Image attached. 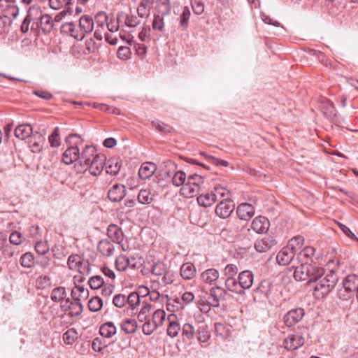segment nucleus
<instances>
[{
  "label": "nucleus",
  "mask_w": 358,
  "mask_h": 358,
  "mask_svg": "<svg viewBox=\"0 0 358 358\" xmlns=\"http://www.w3.org/2000/svg\"><path fill=\"white\" fill-rule=\"evenodd\" d=\"M324 275V269L316 264L306 262L295 268L294 278L298 281H306L308 283L313 282Z\"/></svg>",
  "instance_id": "1"
},
{
  "label": "nucleus",
  "mask_w": 358,
  "mask_h": 358,
  "mask_svg": "<svg viewBox=\"0 0 358 358\" xmlns=\"http://www.w3.org/2000/svg\"><path fill=\"white\" fill-rule=\"evenodd\" d=\"M338 280V275L331 271L325 276L320 277L315 282L313 294L317 299H322L326 296L335 287Z\"/></svg>",
  "instance_id": "2"
},
{
  "label": "nucleus",
  "mask_w": 358,
  "mask_h": 358,
  "mask_svg": "<svg viewBox=\"0 0 358 358\" xmlns=\"http://www.w3.org/2000/svg\"><path fill=\"white\" fill-rule=\"evenodd\" d=\"M80 136L78 134H69L66 139V143L70 145L62 155V161L66 164H71L74 162L79 160L80 150L78 145L80 143Z\"/></svg>",
  "instance_id": "3"
},
{
  "label": "nucleus",
  "mask_w": 358,
  "mask_h": 358,
  "mask_svg": "<svg viewBox=\"0 0 358 358\" xmlns=\"http://www.w3.org/2000/svg\"><path fill=\"white\" fill-rule=\"evenodd\" d=\"M343 289H340L339 295L341 298L347 299L350 297L352 293L358 291V275H349L343 280Z\"/></svg>",
  "instance_id": "4"
},
{
  "label": "nucleus",
  "mask_w": 358,
  "mask_h": 358,
  "mask_svg": "<svg viewBox=\"0 0 358 358\" xmlns=\"http://www.w3.org/2000/svg\"><path fill=\"white\" fill-rule=\"evenodd\" d=\"M105 161L106 157L104 155H96V156L93 157L92 161H90V163L83 168V170H89L91 175L97 176L102 172Z\"/></svg>",
  "instance_id": "5"
},
{
  "label": "nucleus",
  "mask_w": 358,
  "mask_h": 358,
  "mask_svg": "<svg viewBox=\"0 0 358 358\" xmlns=\"http://www.w3.org/2000/svg\"><path fill=\"white\" fill-rule=\"evenodd\" d=\"M235 207L234 201L230 199L221 201L216 206L215 214L221 218L229 217Z\"/></svg>",
  "instance_id": "6"
},
{
  "label": "nucleus",
  "mask_w": 358,
  "mask_h": 358,
  "mask_svg": "<svg viewBox=\"0 0 358 358\" xmlns=\"http://www.w3.org/2000/svg\"><path fill=\"white\" fill-rule=\"evenodd\" d=\"M304 314V310L301 308L292 309L285 315L284 322L286 326L291 327L301 321Z\"/></svg>",
  "instance_id": "7"
},
{
  "label": "nucleus",
  "mask_w": 358,
  "mask_h": 358,
  "mask_svg": "<svg viewBox=\"0 0 358 358\" xmlns=\"http://www.w3.org/2000/svg\"><path fill=\"white\" fill-rule=\"evenodd\" d=\"M277 244V241L271 236H267L255 243V248L258 252H266L273 248Z\"/></svg>",
  "instance_id": "8"
},
{
  "label": "nucleus",
  "mask_w": 358,
  "mask_h": 358,
  "mask_svg": "<svg viewBox=\"0 0 358 358\" xmlns=\"http://www.w3.org/2000/svg\"><path fill=\"white\" fill-rule=\"evenodd\" d=\"M226 294L227 291L219 286L212 287L210 289L209 303L213 307H218L220 306V301H224L225 299Z\"/></svg>",
  "instance_id": "9"
},
{
  "label": "nucleus",
  "mask_w": 358,
  "mask_h": 358,
  "mask_svg": "<svg viewBox=\"0 0 358 358\" xmlns=\"http://www.w3.org/2000/svg\"><path fill=\"white\" fill-rule=\"evenodd\" d=\"M126 195V187L122 184H115L108 192V197L112 202H119Z\"/></svg>",
  "instance_id": "10"
},
{
  "label": "nucleus",
  "mask_w": 358,
  "mask_h": 358,
  "mask_svg": "<svg viewBox=\"0 0 358 358\" xmlns=\"http://www.w3.org/2000/svg\"><path fill=\"white\" fill-rule=\"evenodd\" d=\"M268 220L264 216L255 217L251 223V229L257 234L266 233L269 229Z\"/></svg>",
  "instance_id": "11"
},
{
  "label": "nucleus",
  "mask_w": 358,
  "mask_h": 358,
  "mask_svg": "<svg viewBox=\"0 0 358 358\" xmlns=\"http://www.w3.org/2000/svg\"><path fill=\"white\" fill-rule=\"evenodd\" d=\"M304 343V338L299 334L289 336L284 341V347L287 350H294L302 346Z\"/></svg>",
  "instance_id": "12"
},
{
  "label": "nucleus",
  "mask_w": 358,
  "mask_h": 358,
  "mask_svg": "<svg viewBox=\"0 0 358 358\" xmlns=\"http://www.w3.org/2000/svg\"><path fill=\"white\" fill-rule=\"evenodd\" d=\"M236 213L240 220L248 221L254 215L255 208L250 203H243L238 206Z\"/></svg>",
  "instance_id": "13"
},
{
  "label": "nucleus",
  "mask_w": 358,
  "mask_h": 358,
  "mask_svg": "<svg viewBox=\"0 0 358 358\" xmlns=\"http://www.w3.org/2000/svg\"><path fill=\"white\" fill-rule=\"evenodd\" d=\"M294 251L291 250L287 245L284 247L277 255V262L282 266L289 264L295 255Z\"/></svg>",
  "instance_id": "14"
},
{
  "label": "nucleus",
  "mask_w": 358,
  "mask_h": 358,
  "mask_svg": "<svg viewBox=\"0 0 358 358\" xmlns=\"http://www.w3.org/2000/svg\"><path fill=\"white\" fill-rule=\"evenodd\" d=\"M97 154H96V149L93 146H86L83 150L82 153H80L79 163L80 166L84 168L86 165H87L90 161L95 157Z\"/></svg>",
  "instance_id": "15"
},
{
  "label": "nucleus",
  "mask_w": 358,
  "mask_h": 358,
  "mask_svg": "<svg viewBox=\"0 0 358 358\" xmlns=\"http://www.w3.org/2000/svg\"><path fill=\"white\" fill-rule=\"evenodd\" d=\"M253 279V274L249 270L243 271L239 273L238 280L241 288L243 289V292L251 287Z\"/></svg>",
  "instance_id": "16"
},
{
  "label": "nucleus",
  "mask_w": 358,
  "mask_h": 358,
  "mask_svg": "<svg viewBox=\"0 0 358 358\" xmlns=\"http://www.w3.org/2000/svg\"><path fill=\"white\" fill-rule=\"evenodd\" d=\"M167 320L169 322L167 334L170 337L174 338L178 336L180 330V326L177 322V316L175 314H170L167 317Z\"/></svg>",
  "instance_id": "17"
},
{
  "label": "nucleus",
  "mask_w": 358,
  "mask_h": 358,
  "mask_svg": "<svg viewBox=\"0 0 358 358\" xmlns=\"http://www.w3.org/2000/svg\"><path fill=\"white\" fill-rule=\"evenodd\" d=\"M46 132L45 129H42L41 133L36 132L33 138L36 139L34 142L31 141L29 147L31 148V152H39L43 147V144L45 142L44 136Z\"/></svg>",
  "instance_id": "18"
},
{
  "label": "nucleus",
  "mask_w": 358,
  "mask_h": 358,
  "mask_svg": "<svg viewBox=\"0 0 358 358\" xmlns=\"http://www.w3.org/2000/svg\"><path fill=\"white\" fill-rule=\"evenodd\" d=\"M200 187H197V185H195V182L194 183L193 182L189 181L188 178H187L185 184H184L181 189L182 194L187 198L194 196L200 192Z\"/></svg>",
  "instance_id": "19"
},
{
  "label": "nucleus",
  "mask_w": 358,
  "mask_h": 358,
  "mask_svg": "<svg viewBox=\"0 0 358 358\" xmlns=\"http://www.w3.org/2000/svg\"><path fill=\"white\" fill-rule=\"evenodd\" d=\"M62 31L71 35L77 40L81 41L84 38V34H80L76 28V25L73 22H66L62 26Z\"/></svg>",
  "instance_id": "20"
},
{
  "label": "nucleus",
  "mask_w": 358,
  "mask_h": 358,
  "mask_svg": "<svg viewBox=\"0 0 358 358\" xmlns=\"http://www.w3.org/2000/svg\"><path fill=\"white\" fill-rule=\"evenodd\" d=\"M157 170V166L152 162L143 163L139 171L138 176L142 179H148L150 178L155 171Z\"/></svg>",
  "instance_id": "21"
},
{
  "label": "nucleus",
  "mask_w": 358,
  "mask_h": 358,
  "mask_svg": "<svg viewBox=\"0 0 358 358\" xmlns=\"http://www.w3.org/2000/svg\"><path fill=\"white\" fill-rule=\"evenodd\" d=\"M107 234L113 242L119 243L123 240L122 230L116 224H111L108 226Z\"/></svg>",
  "instance_id": "22"
},
{
  "label": "nucleus",
  "mask_w": 358,
  "mask_h": 358,
  "mask_svg": "<svg viewBox=\"0 0 358 358\" xmlns=\"http://www.w3.org/2000/svg\"><path fill=\"white\" fill-rule=\"evenodd\" d=\"M98 250L104 256L110 257L113 255L114 245L108 239H103L98 244Z\"/></svg>",
  "instance_id": "23"
},
{
  "label": "nucleus",
  "mask_w": 358,
  "mask_h": 358,
  "mask_svg": "<svg viewBox=\"0 0 358 358\" xmlns=\"http://www.w3.org/2000/svg\"><path fill=\"white\" fill-rule=\"evenodd\" d=\"M32 133V127L29 124H20L15 129V136L21 140H24L29 137Z\"/></svg>",
  "instance_id": "24"
},
{
  "label": "nucleus",
  "mask_w": 358,
  "mask_h": 358,
  "mask_svg": "<svg viewBox=\"0 0 358 358\" xmlns=\"http://www.w3.org/2000/svg\"><path fill=\"white\" fill-rule=\"evenodd\" d=\"M225 287L229 291L231 292H234L240 295H243L245 294V292H243V289L241 288L238 282V280H236L234 278H226Z\"/></svg>",
  "instance_id": "25"
},
{
  "label": "nucleus",
  "mask_w": 358,
  "mask_h": 358,
  "mask_svg": "<svg viewBox=\"0 0 358 358\" xmlns=\"http://www.w3.org/2000/svg\"><path fill=\"white\" fill-rule=\"evenodd\" d=\"M215 201H217V194L212 192L201 194L197 197L198 203L203 207L211 206Z\"/></svg>",
  "instance_id": "26"
},
{
  "label": "nucleus",
  "mask_w": 358,
  "mask_h": 358,
  "mask_svg": "<svg viewBox=\"0 0 358 358\" xmlns=\"http://www.w3.org/2000/svg\"><path fill=\"white\" fill-rule=\"evenodd\" d=\"M79 27L83 34L90 33L94 29V21L89 16H82L79 20Z\"/></svg>",
  "instance_id": "27"
},
{
  "label": "nucleus",
  "mask_w": 358,
  "mask_h": 358,
  "mask_svg": "<svg viewBox=\"0 0 358 358\" xmlns=\"http://www.w3.org/2000/svg\"><path fill=\"white\" fill-rule=\"evenodd\" d=\"M196 273V268L193 264L187 262L180 267V275L186 280L192 279Z\"/></svg>",
  "instance_id": "28"
},
{
  "label": "nucleus",
  "mask_w": 358,
  "mask_h": 358,
  "mask_svg": "<svg viewBox=\"0 0 358 358\" xmlns=\"http://www.w3.org/2000/svg\"><path fill=\"white\" fill-rule=\"evenodd\" d=\"M116 327L112 322L103 324L99 329L100 334L106 338H111L116 334Z\"/></svg>",
  "instance_id": "29"
},
{
  "label": "nucleus",
  "mask_w": 358,
  "mask_h": 358,
  "mask_svg": "<svg viewBox=\"0 0 358 358\" xmlns=\"http://www.w3.org/2000/svg\"><path fill=\"white\" fill-rule=\"evenodd\" d=\"M201 277L203 282L212 284L218 279L219 273L215 268H209L203 271Z\"/></svg>",
  "instance_id": "30"
},
{
  "label": "nucleus",
  "mask_w": 358,
  "mask_h": 358,
  "mask_svg": "<svg viewBox=\"0 0 358 358\" xmlns=\"http://www.w3.org/2000/svg\"><path fill=\"white\" fill-rule=\"evenodd\" d=\"M137 329V322L134 319H127L121 324V329L127 334H134Z\"/></svg>",
  "instance_id": "31"
},
{
  "label": "nucleus",
  "mask_w": 358,
  "mask_h": 358,
  "mask_svg": "<svg viewBox=\"0 0 358 358\" xmlns=\"http://www.w3.org/2000/svg\"><path fill=\"white\" fill-rule=\"evenodd\" d=\"M121 168V162L117 159H109L108 165L106 166V171L107 173L115 176L117 175Z\"/></svg>",
  "instance_id": "32"
},
{
  "label": "nucleus",
  "mask_w": 358,
  "mask_h": 358,
  "mask_svg": "<svg viewBox=\"0 0 358 358\" xmlns=\"http://www.w3.org/2000/svg\"><path fill=\"white\" fill-rule=\"evenodd\" d=\"M53 25V21L49 15H44L40 17V26L44 33L50 32Z\"/></svg>",
  "instance_id": "33"
},
{
  "label": "nucleus",
  "mask_w": 358,
  "mask_h": 358,
  "mask_svg": "<svg viewBox=\"0 0 358 358\" xmlns=\"http://www.w3.org/2000/svg\"><path fill=\"white\" fill-rule=\"evenodd\" d=\"M157 6L159 13L162 15H168L171 13L170 0H157Z\"/></svg>",
  "instance_id": "34"
},
{
  "label": "nucleus",
  "mask_w": 358,
  "mask_h": 358,
  "mask_svg": "<svg viewBox=\"0 0 358 358\" xmlns=\"http://www.w3.org/2000/svg\"><path fill=\"white\" fill-rule=\"evenodd\" d=\"M152 199L153 196L149 189H141L138 194V201L142 204H149Z\"/></svg>",
  "instance_id": "35"
},
{
  "label": "nucleus",
  "mask_w": 358,
  "mask_h": 358,
  "mask_svg": "<svg viewBox=\"0 0 358 358\" xmlns=\"http://www.w3.org/2000/svg\"><path fill=\"white\" fill-rule=\"evenodd\" d=\"M130 266L129 257L125 255H120L115 260V267L120 271H124Z\"/></svg>",
  "instance_id": "36"
},
{
  "label": "nucleus",
  "mask_w": 358,
  "mask_h": 358,
  "mask_svg": "<svg viewBox=\"0 0 358 358\" xmlns=\"http://www.w3.org/2000/svg\"><path fill=\"white\" fill-rule=\"evenodd\" d=\"M79 298L76 299V301L71 302L69 305H68L69 309H70L69 314L71 317L78 316L83 311V306L80 302Z\"/></svg>",
  "instance_id": "37"
},
{
  "label": "nucleus",
  "mask_w": 358,
  "mask_h": 358,
  "mask_svg": "<svg viewBox=\"0 0 358 358\" xmlns=\"http://www.w3.org/2000/svg\"><path fill=\"white\" fill-rule=\"evenodd\" d=\"M303 241L304 239L302 236H296L289 241L287 246L296 253V250L303 245Z\"/></svg>",
  "instance_id": "38"
},
{
  "label": "nucleus",
  "mask_w": 358,
  "mask_h": 358,
  "mask_svg": "<svg viewBox=\"0 0 358 358\" xmlns=\"http://www.w3.org/2000/svg\"><path fill=\"white\" fill-rule=\"evenodd\" d=\"M196 333L198 334V340L200 343H206L210 337V333L206 325L199 327L196 329Z\"/></svg>",
  "instance_id": "39"
},
{
  "label": "nucleus",
  "mask_w": 358,
  "mask_h": 358,
  "mask_svg": "<svg viewBox=\"0 0 358 358\" xmlns=\"http://www.w3.org/2000/svg\"><path fill=\"white\" fill-rule=\"evenodd\" d=\"M191 15L190 10L187 6L183 8L182 14L180 15V26L185 29L188 27L189 20Z\"/></svg>",
  "instance_id": "40"
},
{
  "label": "nucleus",
  "mask_w": 358,
  "mask_h": 358,
  "mask_svg": "<svg viewBox=\"0 0 358 358\" xmlns=\"http://www.w3.org/2000/svg\"><path fill=\"white\" fill-rule=\"evenodd\" d=\"M103 301L99 296L92 297L88 302V308L92 312H97L101 310Z\"/></svg>",
  "instance_id": "41"
},
{
  "label": "nucleus",
  "mask_w": 358,
  "mask_h": 358,
  "mask_svg": "<svg viewBox=\"0 0 358 358\" xmlns=\"http://www.w3.org/2000/svg\"><path fill=\"white\" fill-rule=\"evenodd\" d=\"M34 256L31 252H26L20 257V264L24 268H31L34 265Z\"/></svg>",
  "instance_id": "42"
},
{
  "label": "nucleus",
  "mask_w": 358,
  "mask_h": 358,
  "mask_svg": "<svg viewBox=\"0 0 358 358\" xmlns=\"http://www.w3.org/2000/svg\"><path fill=\"white\" fill-rule=\"evenodd\" d=\"M108 17L104 12H99L94 17V22L97 28L103 29L105 25H107Z\"/></svg>",
  "instance_id": "43"
},
{
  "label": "nucleus",
  "mask_w": 358,
  "mask_h": 358,
  "mask_svg": "<svg viewBox=\"0 0 358 358\" xmlns=\"http://www.w3.org/2000/svg\"><path fill=\"white\" fill-rule=\"evenodd\" d=\"M12 20L9 16H0V34L8 32Z\"/></svg>",
  "instance_id": "44"
},
{
  "label": "nucleus",
  "mask_w": 358,
  "mask_h": 358,
  "mask_svg": "<svg viewBox=\"0 0 358 358\" xmlns=\"http://www.w3.org/2000/svg\"><path fill=\"white\" fill-rule=\"evenodd\" d=\"M164 15H156L154 17L152 27L155 31H159L161 32L164 31Z\"/></svg>",
  "instance_id": "45"
},
{
  "label": "nucleus",
  "mask_w": 358,
  "mask_h": 358,
  "mask_svg": "<svg viewBox=\"0 0 358 358\" xmlns=\"http://www.w3.org/2000/svg\"><path fill=\"white\" fill-rule=\"evenodd\" d=\"M49 142L50 146L52 148H58L61 145V141L59 138V127H55L49 136Z\"/></svg>",
  "instance_id": "46"
},
{
  "label": "nucleus",
  "mask_w": 358,
  "mask_h": 358,
  "mask_svg": "<svg viewBox=\"0 0 358 358\" xmlns=\"http://www.w3.org/2000/svg\"><path fill=\"white\" fill-rule=\"evenodd\" d=\"M186 174L182 171H177L174 173L172 182L173 185L176 187H180L182 185L185 184Z\"/></svg>",
  "instance_id": "47"
},
{
  "label": "nucleus",
  "mask_w": 358,
  "mask_h": 358,
  "mask_svg": "<svg viewBox=\"0 0 358 358\" xmlns=\"http://www.w3.org/2000/svg\"><path fill=\"white\" fill-rule=\"evenodd\" d=\"M126 301L129 306L132 308H136L140 303V296L136 292H131L126 296Z\"/></svg>",
  "instance_id": "48"
},
{
  "label": "nucleus",
  "mask_w": 358,
  "mask_h": 358,
  "mask_svg": "<svg viewBox=\"0 0 358 358\" xmlns=\"http://www.w3.org/2000/svg\"><path fill=\"white\" fill-rule=\"evenodd\" d=\"M82 262L83 260L79 255H71L68 259L67 264L70 269L77 270Z\"/></svg>",
  "instance_id": "49"
},
{
  "label": "nucleus",
  "mask_w": 358,
  "mask_h": 358,
  "mask_svg": "<svg viewBox=\"0 0 358 358\" xmlns=\"http://www.w3.org/2000/svg\"><path fill=\"white\" fill-rule=\"evenodd\" d=\"M66 294V291L64 287H58L52 291L51 293V299L55 302H58L62 300Z\"/></svg>",
  "instance_id": "50"
},
{
  "label": "nucleus",
  "mask_w": 358,
  "mask_h": 358,
  "mask_svg": "<svg viewBox=\"0 0 358 358\" xmlns=\"http://www.w3.org/2000/svg\"><path fill=\"white\" fill-rule=\"evenodd\" d=\"M196 331L193 325L189 323L185 324L182 329V336L187 339L194 338Z\"/></svg>",
  "instance_id": "51"
},
{
  "label": "nucleus",
  "mask_w": 358,
  "mask_h": 358,
  "mask_svg": "<svg viewBox=\"0 0 358 358\" xmlns=\"http://www.w3.org/2000/svg\"><path fill=\"white\" fill-rule=\"evenodd\" d=\"M78 333L74 329H70L63 334V340L66 344H72L77 338Z\"/></svg>",
  "instance_id": "52"
},
{
  "label": "nucleus",
  "mask_w": 358,
  "mask_h": 358,
  "mask_svg": "<svg viewBox=\"0 0 358 358\" xmlns=\"http://www.w3.org/2000/svg\"><path fill=\"white\" fill-rule=\"evenodd\" d=\"M103 282V279L99 275L91 277L88 281L89 285L92 289L101 288Z\"/></svg>",
  "instance_id": "53"
},
{
  "label": "nucleus",
  "mask_w": 358,
  "mask_h": 358,
  "mask_svg": "<svg viewBox=\"0 0 358 358\" xmlns=\"http://www.w3.org/2000/svg\"><path fill=\"white\" fill-rule=\"evenodd\" d=\"M151 310V306L148 303H143V307L141 308L138 315V319L140 322H143L148 320L150 312Z\"/></svg>",
  "instance_id": "54"
},
{
  "label": "nucleus",
  "mask_w": 358,
  "mask_h": 358,
  "mask_svg": "<svg viewBox=\"0 0 358 358\" xmlns=\"http://www.w3.org/2000/svg\"><path fill=\"white\" fill-rule=\"evenodd\" d=\"M238 268L236 265L233 264H227L224 269V275L229 278H234L237 274Z\"/></svg>",
  "instance_id": "55"
},
{
  "label": "nucleus",
  "mask_w": 358,
  "mask_h": 358,
  "mask_svg": "<svg viewBox=\"0 0 358 358\" xmlns=\"http://www.w3.org/2000/svg\"><path fill=\"white\" fill-rule=\"evenodd\" d=\"M94 107L102 110V111H104V112H106V113H110V114H119L120 113V110L119 109L116 108H114V107H110L106 104H104V103H95L94 104Z\"/></svg>",
  "instance_id": "56"
},
{
  "label": "nucleus",
  "mask_w": 358,
  "mask_h": 358,
  "mask_svg": "<svg viewBox=\"0 0 358 358\" xmlns=\"http://www.w3.org/2000/svg\"><path fill=\"white\" fill-rule=\"evenodd\" d=\"M137 13L140 17H145L148 15V0H142L139 3Z\"/></svg>",
  "instance_id": "57"
},
{
  "label": "nucleus",
  "mask_w": 358,
  "mask_h": 358,
  "mask_svg": "<svg viewBox=\"0 0 358 358\" xmlns=\"http://www.w3.org/2000/svg\"><path fill=\"white\" fill-rule=\"evenodd\" d=\"M152 272L154 275L161 276L166 273V266L162 262H157L154 264L152 268Z\"/></svg>",
  "instance_id": "58"
},
{
  "label": "nucleus",
  "mask_w": 358,
  "mask_h": 358,
  "mask_svg": "<svg viewBox=\"0 0 358 358\" xmlns=\"http://www.w3.org/2000/svg\"><path fill=\"white\" fill-rule=\"evenodd\" d=\"M162 165L166 169L165 174L169 177L171 176V173L175 172L177 169V165L171 160L164 161Z\"/></svg>",
  "instance_id": "59"
},
{
  "label": "nucleus",
  "mask_w": 358,
  "mask_h": 358,
  "mask_svg": "<svg viewBox=\"0 0 358 358\" xmlns=\"http://www.w3.org/2000/svg\"><path fill=\"white\" fill-rule=\"evenodd\" d=\"M157 329V326L155 324H153L150 320L146 321L142 327V331L143 334L145 335L152 334Z\"/></svg>",
  "instance_id": "60"
},
{
  "label": "nucleus",
  "mask_w": 358,
  "mask_h": 358,
  "mask_svg": "<svg viewBox=\"0 0 358 358\" xmlns=\"http://www.w3.org/2000/svg\"><path fill=\"white\" fill-rule=\"evenodd\" d=\"M126 296L124 294H116L113 299V303L117 308H122L126 304Z\"/></svg>",
  "instance_id": "61"
},
{
  "label": "nucleus",
  "mask_w": 358,
  "mask_h": 358,
  "mask_svg": "<svg viewBox=\"0 0 358 358\" xmlns=\"http://www.w3.org/2000/svg\"><path fill=\"white\" fill-rule=\"evenodd\" d=\"M22 234L17 231L11 233L9 241L11 244L18 245L22 243Z\"/></svg>",
  "instance_id": "62"
},
{
  "label": "nucleus",
  "mask_w": 358,
  "mask_h": 358,
  "mask_svg": "<svg viewBox=\"0 0 358 358\" xmlns=\"http://www.w3.org/2000/svg\"><path fill=\"white\" fill-rule=\"evenodd\" d=\"M152 124L161 132L171 133L172 131V128L170 126L161 123L159 121H152Z\"/></svg>",
  "instance_id": "63"
},
{
  "label": "nucleus",
  "mask_w": 358,
  "mask_h": 358,
  "mask_svg": "<svg viewBox=\"0 0 358 358\" xmlns=\"http://www.w3.org/2000/svg\"><path fill=\"white\" fill-rule=\"evenodd\" d=\"M35 250L38 254L43 255L49 250V248L45 243L39 241L36 243Z\"/></svg>",
  "instance_id": "64"
}]
</instances>
